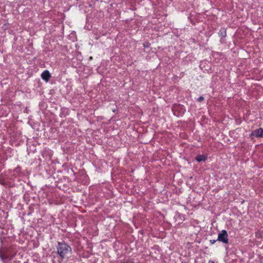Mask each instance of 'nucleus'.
Segmentation results:
<instances>
[{
    "label": "nucleus",
    "mask_w": 263,
    "mask_h": 263,
    "mask_svg": "<svg viewBox=\"0 0 263 263\" xmlns=\"http://www.w3.org/2000/svg\"><path fill=\"white\" fill-rule=\"evenodd\" d=\"M71 252V247L65 242H58L57 252L62 258H65L67 255Z\"/></svg>",
    "instance_id": "obj_1"
},
{
    "label": "nucleus",
    "mask_w": 263,
    "mask_h": 263,
    "mask_svg": "<svg viewBox=\"0 0 263 263\" xmlns=\"http://www.w3.org/2000/svg\"><path fill=\"white\" fill-rule=\"evenodd\" d=\"M217 240L225 244L229 242L228 235L226 230H223L218 234Z\"/></svg>",
    "instance_id": "obj_2"
},
{
    "label": "nucleus",
    "mask_w": 263,
    "mask_h": 263,
    "mask_svg": "<svg viewBox=\"0 0 263 263\" xmlns=\"http://www.w3.org/2000/svg\"><path fill=\"white\" fill-rule=\"evenodd\" d=\"M251 135L254 136L256 137H263V129L259 128L257 129L254 130L252 132Z\"/></svg>",
    "instance_id": "obj_3"
},
{
    "label": "nucleus",
    "mask_w": 263,
    "mask_h": 263,
    "mask_svg": "<svg viewBox=\"0 0 263 263\" xmlns=\"http://www.w3.org/2000/svg\"><path fill=\"white\" fill-rule=\"evenodd\" d=\"M51 77L49 71L47 70H44L41 74V78L43 80L48 82Z\"/></svg>",
    "instance_id": "obj_4"
},
{
    "label": "nucleus",
    "mask_w": 263,
    "mask_h": 263,
    "mask_svg": "<svg viewBox=\"0 0 263 263\" xmlns=\"http://www.w3.org/2000/svg\"><path fill=\"white\" fill-rule=\"evenodd\" d=\"M195 159L198 162L205 161L207 160V157L203 155H198L196 157Z\"/></svg>",
    "instance_id": "obj_5"
},
{
    "label": "nucleus",
    "mask_w": 263,
    "mask_h": 263,
    "mask_svg": "<svg viewBox=\"0 0 263 263\" xmlns=\"http://www.w3.org/2000/svg\"><path fill=\"white\" fill-rule=\"evenodd\" d=\"M218 34L219 35L225 36L226 35V30H225V29H222L219 31Z\"/></svg>",
    "instance_id": "obj_6"
},
{
    "label": "nucleus",
    "mask_w": 263,
    "mask_h": 263,
    "mask_svg": "<svg viewBox=\"0 0 263 263\" xmlns=\"http://www.w3.org/2000/svg\"><path fill=\"white\" fill-rule=\"evenodd\" d=\"M203 100H204V98H203V97L201 96V97H200L199 98H198V100H198V102H202Z\"/></svg>",
    "instance_id": "obj_7"
},
{
    "label": "nucleus",
    "mask_w": 263,
    "mask_h": 263,
    "mask_svg": "<svg viewBox=\"0 0 263 263\" xmlns=\"http://www.w3.org/2000/svg\"><path fill=\"white\" fill-rule=\"evenodd\" d=\"M143 46L144 47H149V44L148 43L143 44Z\"/></svg>",
    "instance_id": "obj_8"
},
{
    "label": "nucleus",
    "mask_w": 263,
    "mask_h": 263,
    "mask_svg": "<svg viewBox=\"0 0 263 263\" xmlns=\"http://www.w3.org/2000/svg\"><path fill=\"white\" fill-rule=\"evenodd\" d=\"M216 242L215 240H211L210 242L211 244H214Z\"/></svg>",
    "instance_id": "obj_9"
},
{
    "label": "nucleus",
    "mask_w": 263,
    "mask_h": 263,
    "mask_svg": "<svg viewBox=\"0 0 263 263\" xmlns=\"http://www.w3.org/2000/svg\"><path fill=\"white\" fill-rule=\"evenodd\" d=\"M0 256L3 260L5 258L2 255H1Z\"/></svg>",
    "instance_id": "obj_10"
},
{
    "label": "nucleus",
    "mask_w": 263,
    "mask_h": 263,
    "mask_svg": "<svg viewBox=\"0 0 263 263\" xmlns=\"http://www.w3.org/2000/svg\"><path fill=\"white\" fill-rule=\"evenodd\" d=\"M209 263H214V261H213V260H210L209 261Z\"/></svg>",
    "instance_id": "obj_11"
}]
</instances>
